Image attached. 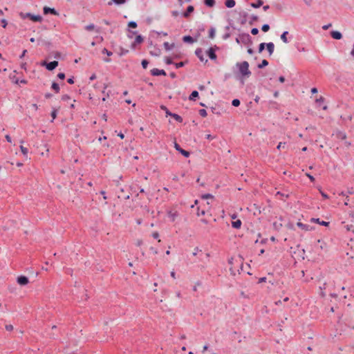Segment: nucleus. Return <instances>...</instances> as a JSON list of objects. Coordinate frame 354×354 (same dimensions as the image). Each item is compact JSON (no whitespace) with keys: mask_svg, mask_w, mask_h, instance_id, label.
<instances>
[{"mask_svg":"<svg viewBox=\"0 0 354 354\" xmlns=\"http://www.w3.org/2000/svg\"><path fill=\"white\" fill-rule=\"evenodd\" d=\"M196 55L199 58L200 61L204 63L207 62V59H206V56L207 55L210 59L216 60V55L215 53L214 49L213 48H209L205 53L201 49H197L196 50Z\"/></svg>","mask_w":354,"mask_h":354,"instance_id":"1","label":"nucleus"},{"mask_svg":"<svg viewBox=\"0 0 354 354\" xmlns=\"http://www.w3.org/2000/svg\"><path fill=\"white\" fill-rule=\"evenodd\" d=\"M236 66L238 68L239 71L242 77H249L251 75V72L249 70V64L248 62H243L241 63H236Z\"/></svg>","mask_w":354,"mask_h":354,"instance_id":"2","label":"nucleus"},{"mask_svg":"<svg viewBox=\"0 0 354 354\" xmlns=\"http://www.w3.org/2000/svg\"><path fill=\"white\" fill-rule=\"evenodd\" d=\"M20 16L21 18L24 19L26 17H29L32 21H41L42 19V17L39 15H32L30 13H21Z\"/></svg>","mask_w":354,"mask_h":354,"instance_id":"3","label":"nucleus"},{"mask_svg":"<svg viewBox=\"0 0 354 354\" xmlns=\"http://www.w3.org/2000/svg\"><path fill=\"white\" fill-rule=\"evenodd\" d=\"M160 108L165 111L167 116H171L178 122H182L183 119L179 115L170 112L165 106H161Z\"/></svg>","mask_w":354,"mask_h":354,"instance_id":"4","label":"nucleus"},{"mask_svg":"<svg viewBox=\"0 0 354 354\" xmlns=\"http://www.w3.org/2000/svg\"><path fill=\"white\" fill-rule=\"evenodd\" d=\"M41 65L43 66H45L46 68V69L48 71H53L58 66V62L53 61V62H50V63H46V62H43L41 63Z\"/></svg>","mask_w":354,"mask_h":354,"instance_id":"5","label":"nucleus"},{"mask_svg":"<svg viewBox=\"0 0 354 354\" xmlns=\"http://www.w3.org/2000/svg\"><path fill=\"white\" fill-rule=\"evenodd\" d=\"M131 34L132 35H136L135 41L131 45L132 48H135L136 45L141 44L144 41V39L140 35H137L136 31L131 32Z\"/></svg>","mask_w":354,"mask_h":354,"instance_id":"6","label":"nucleus"},{"mask_svg":"<svg viewBox=\"0 0 354 354\" xmlns=\"http://www.w3.org/2000/svg\"><path fill=\"white\" fill-rule=\"evenodd\" d=\"M109 86V84H104L103 86V89L102 91V93L104 95V97L102 98V102H105L110 97L111 91H106Z\"/></svg>","mask_w":354,"mask_h":354,"instance_id":"7","label":"nucleus"},{"mask_svg":"<svg viewBox=\"0 0 354 354\" xmlns=\"http://www.w3.org/2000/svg\"><path fill=\"white\" fill-rule=\"evenodd\" d=\"M17 282L20 286H26V285H27L29 283V279L26 276H19L17 279Z\"/></svg>","mask_w":354,"mask_h":354,"instance_id":"8","label":"nucleus"},{"mask_svg":"<svg viewBox=\"0 0 354 354\" xmlns=\"http://www.w3.org/2000/svg\"><path fill=\"white\" fill-rule=\"evenodd\" d=\"M151 74L154 76L166 75V73L164 70L153 68L151 70Z\"/></svg>","mask_w":354,"mask_h":354,"instance_id":"9","label":"nucleus"},{"mask_svg":"<svg viewBox=\"0 0 354 354\" xmlns=\"http://www.w3.org/2000/svg\"><path fill=\"white\" fill-rule=\"evenodd\" d=\"M19 148H20V150H21L23 156L25 157V158L30 160V157L28 156V149L22 145H20Z\"/></svg>","mask_w":354,"mask_h":354,"instance_id":"10","label":"nucleus"},{"mask_svg":"<svg viewBox=\"0 0 354 354\" xmlns=\"http://www.w3.org/2000/svg\"><path fill=\"white\" fill-rule=\"evenodd\" d=\"M44 13L46 14V15H47L48 13H51V14L55 15H58V12L54 8H49V7H44Z\"/></svg>","mask_w":354,"mask_h":354,"instance_id":"11","label":"nucleus"},{"mask_svg":"<svg viewBox=\"0 0 354 354\" xmlns=\"http://www.w3.org/2000/svg\"><path fill=\"white\" fill-rule=\"evenodd\" d=\"M163 46H164L165 49L167 51H170L173 48H175V44L174 43L169 44V42H165Z\"/></svg>","mask_w":354,"mask_h":354,"instance_id":"12","label":"nucleus"},{"mask_svg":"<svg viewBox=\"0 0 354 354\" xmlns=\"http://www.w3.org/2000/svg\"><path fill=\"white\" fill-rule=\"evenodd\" d=\"M266 46L267 50H268L270 55H272V53L274 52V44L272 42H270V43L266 44Z\"/></svg>","mask_w":354,"mask_h":354,"instance_id":"13","label":"nucleus"},{"mask_svg":"<svg viewBox=\"0 0 354 354\" xmlns=\"http://www.w3.org/2000/svg\"><path fill=\"white\" fill-rule=\"evenodd\" d=\"M331 36L335 39H340L342 37V33L337 30L332 31Z\"/></svg>","mask_w":354,"mask_h":354,"instance_id":"14","label":"nucleus"},{"mask_svg":"<svg viewBox=\"0 0 354 354\" xmlns=\"http://www.w3.org/2000/svg\"><path fill=\"white\" fill-rule=\"evenodd\" d=\"M288 34V31H284L281 35V41H283V43L284 44H288V37H287V35Z\"/></svg>","mask_w":354,"mask_h":354,"instance_id":"15","label":"nucleus"},{"mask_svg":"<svg viewBox=\"0 0 354 354\" xmlns=\"http://www.w3.org/2000/svg\"><path fill=\"white\" fill-rule=\"evenodd\" d=\"M225 4L227 8H232L234 7L236 3L234 0H226Z\"/></svg>","mask_w":354,"mask_h":354,"instance_id":"16","label":"nucleus"},{"mask_svg":"<svg viewBox=\"0 0 354 354\" xmlns=\"http://www.w3.org/2000/svg\"><path fill=\"white\" fill-rule=\"evenodd\" d=\"M263 5V1L262 0H257L255 3H252L250 4V6L254 8H259Z\"/></svg>","mask_w":354,"mask_h":354,"instance_id":"17","label":"nucleus"},{"mask_svg":"<svg viewBox=\"0 0 354 354\" xmlns=\"http://www.w3.org/2000/svg\"><path fill=\"white\" fill-rule=\"evenodd\" d=\"M42 147H43V149H44V150H43V151L41 153V155L42 156H46V157L48 156L49 148H48V145H44Z\"/></svg>","mask_w":354,"mask_h":354,"instance_id":"18","label":"nucleus"},{"mask_svg":"<svg viewBox=\"0 0 354 354\" xmlns=\"http://www.w3.org/2000/svg\"><path fill=\"white\" fill-rule=\"evenodd\" d=\"M312 221L324 226H328L329 225L328 222L320 221L319 218H312Z\"/></svg>","mask_w":354,"mask_h":354,"instance_id":"19","label":"nucleus"},{"mask_svg":"<svg viewBox=\"0 0 354 354\" xmlns=\"http://www.w3.org/2000/svg\"><path fill=\"white\" fill-rule=\"evenodd\" d=\"M183 41H185L186 43L192 44V43L194 42V39L191 36H189V35L184 36L183 38Z\"/></svg>","mask_w":354,"mask_h":354,"instance_id":"20","label":"nucleus"},{"mask_svg":"<svg viewBox=\"0 0 354 354\" xmlns=\"http://www.w3.org/2000/svg\"><path fill=\"white\" fill-rule=\"evenodd\" d=\"M232 226L234 228L239 229L241 226V220H236L235 221L232 222Z\"/></svg>","mask_w":354,"mask_h":354,"instance_id":"21","label":"nucleus"},{"mask_svg":"<svg viewBox=\"0 0 354 354\" xmlns=\"http://www.w3.org/2000/svg\"><path fill=\"white\" fill-rule=\"evenodd\" d=\"M178 216L177 212H168V217L171 221H174L176 217Z\"/></svg>","mask_w":354,"mask_h":354,"instance_id":"22","label":"nucleus"},{"mask_svg":"<svg viewBox=\"0 0 354 354\" xmlns=\"http://www.w3.org/2000/svg\"><path fill=\"white\" fill-rule=\"evenodd\" d=\"M297 226L299 227H300L302 230H304V231H308L310 230V227L309 226L306 225H304L300 222H298L297 223Z\"/></svg>","mask_w":354,"mask_h":354,"instance_id":"23","label":"nucleus"},{"mask_svg":"<svg viewBox=\"0 0 354 354\" xmlns=\"http://www.w3.org/2000/svg\"><path fill=\"white\" fill-rule=\"evenodd\" d=\"M315 102L317 103V106H321L324 102V98L322 96H320L315 100Z\"/></svg>","mask_w":354,"mask_h":354,"instance_id":"24","label":"nucleus"},{"mask_svg":"<svg viewBox=\"0 0 354 354\" xmlns=\"http://www.w3.org/2000/svg\"><path fill=\"white\" fill-rule=\"evenodd\" d=\"M85 29L86 30H88V31H93V30H95L96 32H99L98 30H97L95 28V26L93 25V24H89V25H87L86 27H85Z\"/></svg>","mask_w":354,"mask_h":354,"instance_id":"25","label":"nucleus"},{"mask_svg":"<svg viewBox=\"0 0 354 354\" xmlns=\"http://www.w3.org/2000/svg\"><path fill=\"white\" fill-rule=\"evenodd\" d=\"M198 96V92L197 91H194L191 93V95L189 97V99L190 100H195V98Z\"/></svg>","mask_w":354,"mask_h":354,"instance_id":"26","label":"nucleus"},{"mask_svg":"<svg viewBox=\"0 0 354 354\" xmlns=\"http://www.w3.org/2000/svg\"><path fill=\"white\" fill-rule=\"evenodd\" d=\"M150 53L152 56L158 57L160 55V50L159 48H156L155 50H151Z\"/></svg>","mask_w":354,"mask_h":354,"instance_id":"27","label":"nucleus"},{"mask_svg":"<svg viewBox=\"0 0 354 354\" xmlns=\"http://www.w3.org/2000/svg\"><path fill=\"white\" fill-rule=\"evenodd\" d=\"M194 10V7L192 6H189L187 8V12L182 14L184 17H187L189 13L192 12Z\"/></svg>","mask_w":354,"mask_h":354,"instance_id":"28","label":"nucleus"},{"mask_svg":"<svg viewBox=\"0 0 354 354\" xmlns=\"http://www.w3.org/2000/svg\"><path fill=\"white\" fill-rule=\"evenodd\" d=\"M58 110H59V108L53 109L52 110V111H51V116H52L51 122H53V120L56 118Z\"/></svg>","mask_w":354,"mask_h":354,"instance_id":"29","label":"nucleus"},{"mask_svg":"<svg viewBox=\"0 0 354 354\" xmlns=\"http://www.w3.org/2000/svg\"><path fill=\"white\" fill-rule=\"evenodd\" d=\"M205 3L208 7H213L215 4L214 0H205Z\"/></svg>","mask_w":354,"mask_h":354,"instance_id":"30","label":"nucleus"},{"mask_svg":"<svg viewBox=\"0 0 354 354\" xmlns=\"http://www.w3.org/2000/svg\"><path fill=\"white\" fill-rule=\"evenodd\" d=\"M178 152H180L185 158H188L189 156V152L183 149H180Z\"/></svg>","mask_w":354,"mask_h":354,"instance_id":"31","label":"nucleus"},{"mask_svg":"<svg viewBox=\"0 0 354 354\" xmlns=\"http://www.w3.org/2000/svg\"><path fill=\"white\" fill-rule=\"evenodd\" d=\"M268 62L266 59H263V60L261 62V63L260 64H259L258 67H259V68H263V67H264V66H268Z\"/></svg>","mask_w":354,"mask_h":354,"instance_id":"32","label":"nucleus"},{"mask_svg":"<svg viewBox=\"0 0 354 354\" xmlns=\"http://www.w3.org/2000/svg\"><path fill=\"white\" fill-rule=\"evenodd\" d=\"M52 88H53V89L57 92V93H58V92H59V85H58L57 83H55V82H53V83L52 84Z\"/></svg>","mask_w":354,"mask_h":354,"instance_id":"33","label":"nucleus"},{"mask_svg":"<svg viewBox=\"0 0 354 354\" xmlns=\"http://www.w3.org/2000/svg\"><path fill=\"white\" fill-rule=\"evenodd\" d=\"M209 37L211 39H213L215 37V29L214 28H212L209 30Z\"/></svg>","mask_w":354,"mask_h":354,"instance_id":"34","label":"nucleus"},{"mask_svg":"<svg viewBox=\"0 0 354 354\" xmlns=\"http://www.w3.org/2000/svg\"><path fill=\"white\" fill-rule=\"evenodd\" d=\"M128 26L133 28H136L137 27V23L133 21H129L128 24Z\"/></svg>","mask_w":354,"mask_h":354,"instance_id":"35","label":"nucleus"},{"mask_svg":"<svg viewBox=\"0 0 354 354\" xmlns=\"http://www.w3.org/2000/svg\"><path fill=\"white\" fill-rule=\"evenodd\" d=\"M270 29V26L268 24H264L261 27V30L263 31V32H268Z\"/></svg>","mask_w":354,"mask_h":354,"instance_id":"36","label":"nucleus"},{"mask_svg":"<svg viewBox=\"0 0 354 354\" xmlns=\"http://www.w3.org/2000/svg\"><path fill=\"white\" fill-rule=\"evenodd\" d=\"M232 104L234 106H238L240 104V101L238 99H234L232 100Z\"/></svg>","mask_w":354,"mask_h":354,"instance_id":"37","label":"nucleus"},{"mask_svg":"<svg viewBox=\"0 0 354 354\" xmlns=\"http://www.w3.org/2000/svg\"><path fill=\"white\" fill-rule=\"evenodd\" d=\"M266 44L265 43H261L259 46V53H261L265 48Z\"/></svg>","mask_w":354,"mask_h":354,"instance_id":"38","label":"nucleus"},{"mask_svg":"<svg viewBox=\"0 0 354 354\" xmlns=\"http://www.w3.org/2000/svg\"><path fill=\"white\" fill-rule=\"evenodd\" d=\"M201 197L203 199L213 198H214V196L212 194H204Z\"/></svg>","mask_w":354,"mask_h":354,"instance_id":"39","label":"nucleus"},{"mask_svg":"<svg viewBox=\"0 0 354 354\" xmlns=\"http://www.w3.org/2000/svg\"><path fill=\"white\" fill-rule=\"evenodd\" d=\"M200 115L202 117H206L207 116V111L205 109H201L199 111Z\"/></svg>","mask_w":354,"mask_h":354,"instance_id":"40","label":"nucleus"},{"mask_svg":"<svg viewBox=\"0 0 354 354\" xmlns=\"http://www.w3.org/2000/svg\"><path fill=\"white\" fill-rule=\"evenodd\" d=\"M6 329L8 331H11V330H12L14 329V326L12 324L6 325Z\"/></svg>","mask_w":354,"mask_h":354,"instance_id":"41","label":"nucleus"},{"mask_svg":"<svg viewBox=\"0 0 354 354\" xmlns=\"http://www.w3.org/2000/svg\"><path fill=\"white\" fill-rule=\"evenodd\" d=\"M102 53L107 55L108 56H111L112 55V53L109 51L107 49L104 48L102 50Z\"/></svg>","mask_w":354,"mask_h":354,"instance_id":"42","label":"nucleus"},{"mask_svg":"<svg viewBox=\"0 0 354 354\" xmlns=\"http://www.w3.org/2000/svg\"><path fill=\"white\" fill-rule=\"evenodd\" d=\"M258 32H259V30H258V28H252V29L251 30V33H252V35H257V34H258Z\"/></svg>","mask_w":354,"mask_h":354,"instance_id":"43","label":"nucleus"},{"mask_svg":"<svg viewBox=\"0 0 354 354\" xmlns=\"http://www.w3.org/2000/svg\"><path fill=\"white\" fill-rule=\"evenodd\" d=\"M113 1L116 4H122L126 2V0H113Z\"/></svg>","mask_w":354,"mask_h":354,"instance_id":"44","label":"nucleus"},{"mask_svg":"<svg viewBox=\"0 0 354 354\" xmlns=\"http://www.w3.org/2000/svg\"><path fill=\"white\" fill-rule=\"evenodd\" d=\"M141 64L144 68H146L148 66V62L145 59L142 60Z\"/></svg>","mask_w":354,"mask_h":354,"instance_id":"45","label":"nucleus"},{"mask_svg":"<svg viewBox=\"0 0 354 354\" xmlns=\"http://www.w3.org/2000/svg\"><path fill=\"white\" fill-rule=\"evenodd\" d=\"M205 214V211L204 209L199 211V209H198L197 215L199 216H204Z\"/></svg>","mask_w":354,"mask_h":354,"instance_id":"46","label":"nucleus"},{"mask_svg":"<svg viewBox=\"0 0 354 354\" xmlns=\"http://www.w3.org/2000/svg\"><path fill=\"white\" fill-rule=\"evenodd\" d=\"M165 62L167 64H171L172 63V61H171V59L169 57H165Z\"/></svg>","mask_w":354,"mask_h":354,"instance_id":"47","label":"nucleus"},{"mask_svg":"<svg viewBox=\"0 0 354 354\" xmlns=\"http://www.w3.org/2000/svg\"><path fill=\"white\" fill-rule=\"evenodd\" d=\"M57 77L61 80H64L65 78V74L63 73H58Z\"/></svg>","mask_w":354,"mask_h":354,"instance_id":"48","label":"nucleus"},{"mask_svg":"<svg viewBox=\"0 0 354 354\" xmlns=\"http://www.w3.org/2000/svg\"><path fill=\"white\" fill-rule=\"evenodd\" d=\"M285 145H286L285 142H279L277 147V149H281L282 147H284Z\"/></svg>","mask_w":354,"mask_h":354,"instance_id":"49","label":"nucleus"},{"mask_svg":"<svg viewBox=\"0 0 354 354\" xmlns=\"http://www.w3.org/2000/svg\"><path fill=\"white\" fill-rule=\"evenodd\" d=\"M306 176L308 177V178L312 181V182H314L315 181V178L311 176L310 174L307 173L306 174Z\"/></svg>","mask_w":354,"mask_h":354,"instance_id":"50","label":"nucleus"},{"mask_svg":"<svg viewBox=\"0 0 354 354\" xmlns=\"http://www.w3.org/2000/svg\"><path fill=\"white\" fill-rule=\"evenodd\" d=\"M152 236L154 238V239H158L159 238V234L158 232H155L152 234Z\"/></svg>","mask_w":354,"mask_h":354,"instance_id":"51","label":"nucleus"},{"mask_svg":"<svg viewBox=\"0 0 354 354\" xmlns=\"http://www.w3.org/2000/svg\"><path fill=\"white\" fill-rule=\"evenodd\" d=\"M181 15L178 11H173L172 15L175 17H178V15Z\"/></svg>","mask_w":354,"mask_h":354,"instance_id":"52","label":"nucleus"},{"mask_svg":"<svg viewBox=\"0 0 354 354\" xmlns=\"http://www.w3.org/2000/svg\"><path fill=\"white\" fill-rule=\"evenodd\" d=\"M199 252H200V250L198 248H196L194 249V251L193 252L192 254L194 256H196Z\"/></svg>","mask_w":354,"mask_h":354,"instance_id":"53","label":"nucleus"},{"mask_svg":"<svg viewBox=\"0 0 354 354\" xmlns=\"http://www.w3.org/2000/svg\"><path fill=\"white\" fill-rule=\"evenodd\" d=\"M62 100H64V101L69 100H70V97L68 95H65L62 96Z\"/></svg>","mask_w":354,"mask_h":354,"instance_id":"54","label":"nucleus"},{"mask_svg":"<svg viewBox=\"0 0 354 354\" xmlns=\"http://www.w3.org/2000/svg\"><path fill=\"white\" fill-rule=\"evenodd\" d=\"M1 22H2V24H3V28H6V26H7V24H8L7 21H6L5 19H3L1 20Z\"/></svg>","mask_w":354,"mask_h":354,"instance_id":"55","label":"nucleus"},{"mask_svg":"<svg viewBox=\"0 0 354 354\" xmlns=\"http://www.w3.org/2000/svg\"><path fill=\"white\" fill-rule=\"evenodd\" d=\"M5 137L8 142L12 143V139L9 135H6Z\"/></svg>","mask_w":354,"mask_h":354,"instance_id":"56","label":"nucleus"},{"mask_svg":"<svg viewBox=\"0 0 354 354\" xmlns=\"http://www.w3.org/2000/svg\"><path fill=\"white\" fill-rule=\"evenodd\" d=\"M183 66H184V63L183 62H179V63L176 64V67L177 68H180V67H182Z\"/></svg>","mask_w":354,"mask_h":354,"instance_id":"57","label":"nucleus"},{"mask_svg":"<svg viewBox=\"0 0 354 354\" xmlns=\"http://www.w3.org/2000/svg\"><path fill=\"white\" fill-rule=\"evenodd\" d=\"M310 91H311V93H312L313 94H315V93H317L318 92V91H317V88H311V90H310Z\"/></svg>","mask_w":354,"mask_h":354,"instance_id":"58","label":"nucleus"},{"mask_svg":"<svg viewBox=\"0 0 354 354\" xmlns=\"http://www.w3.org/2000/svg\"><path fill=\"white\" fill-rule=\"evenodd\" d=\"M174 147L178 151H179V150L181 149L176 142L174 143Z\"/></svg>","mask_w":354,"mask_h":354,"instance_id":"59","label":"nucleus"},{"mask_svg":"<svg viewBox=\"0 0 354 354\" xmlns=\"http://www.w3.org/2000/svg\"><path fill=\"white\" fill-rule=\"evenodd\" d=\"M320 193H321L322 196L324 198L327 199V198H328V195H327V194H326L324 192H323L320 191Z\"/></svg>","mask_w":354,"mask_h":354,"instance_id":"60","label":"nucleus"},{"mask_svg":"<svg viewBox=\"0 0 354 354\" xmlns=\"http://www.w3.org/2000/svg\"><path fill=\"white\" fill-rule=\"evenodd\" d=\"M267 241H268V239H261V240L260 241V243H261V244H266V243H267Z\"/></svg>","mask_w":354,"mask_h":354,"instance_id":"61","label":"nucleus"},{"mask_svg":"<svg viewBox=\"0 0 354 354\" xmlns=\"http://www.w3.org/2000/svg\"><path fill=\"white\" fill-rule=\"evenodd\" d=\"M26 53H27V50H24L23 52H22V54L20 56V58L21 59L23 58L25 56Z\"/></svg>","mask_w":354,"mask_h":354,"instance_id":"62","label":"nucleus"},{"mask_svg":"<svg viewBox=\"0 0 354 354\" xmlns=\"http://www.w3.org/2000/svg\"><path fill=\"white\" fill-rule=\"evenodd\" d=\"M68 82L69 84H73V83H74L73 77L68 78Z\"/></svg>","mask_w":354,"mask_h":354,"instance_id":"63","label":"nucleus"},{"mask_svg":"<svg viewBox=\"0 0 354 354\" xmlns=\"http://www.w3.org/2000/svg\"><path fill=\"white\" fill-rule=\"evenodd\" d=\"M279 81L281 83H283L285 81V79L283 76H281L279 77Z\"/></svg>","mask_w":354,"mask_h":354,"instance_id":"64","label":"nucleus"}]
</instances>
